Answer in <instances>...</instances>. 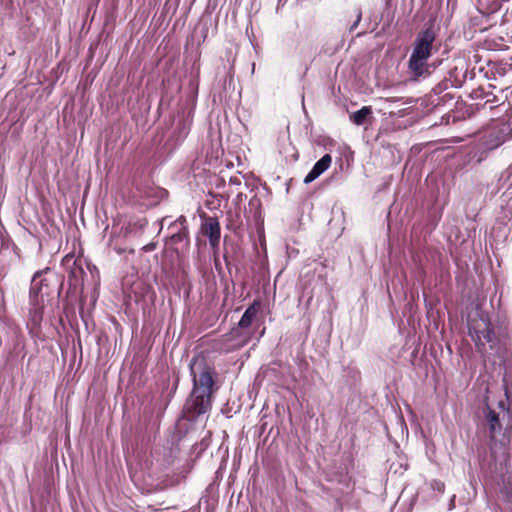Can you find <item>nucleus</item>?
<instances>
[{"label":"nucleus","mask_w":512,"mask_h":512,"mask_svg":"<svg viewBox=\"0 0 512 512\" xmlns=\"http://www.w3.org/2000/svg\"><path fill=\"white\" fill-rule=\"evenodd\" d=\"M146 224H147V221L142 222L141 220L134 222V223H129L128 226L125 228L124 235L127 237L130 234H132L136 229H139V230L143 229V227Z\"/></svg>","instance_id":"12"},{"label":"nucleus","mask_w":512,"mask_h":512,"mask_svg":"<svg viewBox=\"0 0 512 512\" xmlns=\"http://www.w3.org/2000/svg\"><path fill=\"white\" fill-rule=\"evenodd\" d=\"M218 263H219V262H218L217 258H215V266H216V267L218 266Z\"/></svg>","instance_id":"20"},{"label":"nucleus","mask_w":512,"mask_h":512,"mask_svg":"<svg viewBox=\"0 0 512 512\" xmlns=\"http://www.w3.org/2000/svg\"><path fill=\"white\" fill-rule=\"evenodd\" d=\"M50 271L49 267L37 271L32 279L30 287V300L34 306L39 305V296L49 295V281L47 278H41L44 273Z\"/></svg>","instance_id":"5"},{"label":"nucleus","mask_w":512,"mask_h":512,"mask_svg":"<svg viewBox=\"0 0 512 512\" xmlns=\"http://www.w3.org/2000/svg\"><path fill=\"white\" fill-rule=\"evenodd\" d=\"M206 37H207V30H206V31H205V33H204L203 41H205Z\"/></svg>","instance_id":"19"},{"label":"nucleus","mask_w":512,"mask_h":512,"mask_svg":"<svg viewBox=\"0 0 512 512\" xmlns=\"http://www.w3.org/2000/svg\"><path fill=\"white\" fill-rule=\"evenodd\" d=\"M494 100H495V97L493 98V100H492V98H489V99L486 100L485 103L487 104V103H490V102H494Z\"/></svg>","instance_id":"17"},{"label":"nucleus","mask_w":512,"mask_h":512,"mask_svg":"<svg viewBox=\"0 0 512 512\" xmlns=\"http://www.w3.org/2000/svg\"><path fill=\"white\" fill-rule=\"evenodd\" d=\"M193 389L184 405V413L188 419H195L205 414L212 407V396L217 373L203 357H194L190 363Z\"/></svg>","instance_id":"1"},{"label":"nucleus","mask_w":512,"mask_h":512,"mask_svg":"<svg viewBox=\"0 0 512 512\" xmlns=\"http://www.w3.org/2000/svg\"><path fill=\"white\" fill-rule=\"evenodd\" d=\"M261 309V303L255 300L244 312L238 325L241 328L249 327Z\"/></svg>","instance_id":"9"},{"label":"nucleus","mask_w":512,"mask_h":512,"mask_svg":"<svg viewBox=\"0 0 512 512\" xmlns=\"http://www.w3.org/2000/svg\"><path fill=\"white\" fill-rule=\"evenodd\" d=\"M372 114L370 106H363L361 109L350 115V120L356 125H363L366 122L368 116Z\"/></svg>","instance_id":"10"},{"label":"nucleus","mask_w":512,"mask_h":512,"mask_svg":"<svg viewBox=\"0 0 512 512\" xmlns=\"http://www.w3.org/2000/svg\"><path fill=\"white\" fill-rule=\"evenodd\" d=\"M468 330L478 352L485 353L487 344L490 349L496 347L498 338L488 314L484 312L476 313L468 320Z\"/></svg>","instance_id":"3"},{"label":"nucleus","mask_w":512,"mask_h":512,"mask_svg":"<svg viewBox=\"0 0 512 512\" xmlns=\"http://www.w3.org/2000/svg\"><path fill=\"white\" fill-rule=\"evenodd\" d=\"M77 271H78L79 273H83V269H82L81 267H78L77 269H73V270L71 271L70 276H71V275H75Z\"/></svg>","instance_id":"15"},{"label":"nucleus","mask_w":512,"mask_h":512,"mask_svg":"<svg viewBox=\"0 0 512 512\" xmlns=\"http://www.w3.org/2000/svg\"><path fill=\"white\" fill-rule=\"evenodd\" d=\"M501 495L503 499L509 503H512V484L505 483L501 488Z\"/></svg>","instance_id":"13"},{"label":"nucleus","mask_w":512,"mask_h":512,"mask_svg":"<svg viewBox=\"0 0 512 512\" xmlns=\"http://www.w3.org/2000/svg\"><path fill=\"white\" fill-rule=\"evenodd\" d=\"M332 157L330 154H325L321 159H319L310 172L305 176L304 183L308 184L317 179L322 173H324L331 165Z\"/></svg>","instance_id":"7"},{"label":"nucleus","mask_w":512,"mask_h":512,"mask_svg":"<svg viewBox=\"0 0 512 512\" xmlns=\"http://www.w3.org/2000/svg\"><path fill=\"white\" fill-rule=\"evenodd\" d=\"M503 388H504V394H505V399H502L498 402V408L502 411V412H507L509 410V407H508V400H509V388H508V382H507V379H506V376L503 377Z\"/></svg>","instance_id":"11"},{"label":"nucleus","mask_w":512,"mask_h":512,"mask_svg":"<svg viewBox=\"0 0 512 512\" xmlns=\"http://www.w3.org/2000/svg\"><path fill=\"white\" fill-rule=\"evenodd\" d=\"M182 132H183L184 136H186L188 134V129L185 127V124H183Z\"/></svg>","instance_id":"16"},{"label":"nucleus","mask_w":512,"mask_h":512,"mask_svg":"<svg viewBox=\"0 0 512 512\" xmlns=\"http://www.w3.org/2000/svg\"><path fill=\"white\" fill-rule=\"evenodd\" d=\"M116 251H117L118 254H122L124 252L123 249H116Z\"/></svg>","instance_id":"18"},{"label":"nucleus","mask_w":512,"mask_h":512,"mask_svg":"<svg viewBox=\"0 0 512 512\" xmlns=\"http://www.w3.org/2000/svg\"><path fill=\"white\" fill-rule=\"evenodd\" d=\"M201 232L209 238V244L214 253L219 249L221 238V226L216 217H205L201 225Z\"/></svg>","instance_id":"4"},{"label":"nucleus","mask_w":512,"mask_h":512,"mask_svg":"<svg viewBox=\"0 0 512 512\" xmlns=\"http://www.w3.org/2000/svg\"><path fill=\"white\" fill-rule=\"evenodd\" d=\"M168 230L169 241L172 244H179L183 241L189 242V230L186 217L181 215L177 220L170 224Z\"/></svg>","instance_id":"6"},{"label":"nucleus","mask_w":512,"mask_h":512,"mask_svg":"<svg viewBox=\"0 0 512 512\" xmlns=\"http://www.w3.org/2000/svg\"><path fill=\"white\" fill-rule=\"evenodd\" d=\"M436 31L433 24L425 27L416 35L412 45V53L408 61V68L415 78L431 74L433 66L428 64V59L438 48L434 45Z\"/></svg>","instance_id":"2"},{"label":"nucleus","mask_w":512,"mask_h":512,"mask_svg":"<svg viewBox=\"0 0 512 512\" xmlns=\"http://www.w3.org/2000/svg\"><path fill=\"white\" fill-rule=\"evenodd\" d=\"M484 416L486 423L489 426L490 435L494 437L496 432L501 430L502 426L499 419V413L489 406L487 399L485 400Z\"/></svg>","instance_id":"8"},{"label":"nucleus","mask_w":512,"mask_h":512,"mask_svg":"<svg viewBox=\"0 0 512 512\" xmlns=\"http://www.w3.org/2000/svg\"><path fill=\"white\" fill-rule=\"evenodd\" d=\"M360 20H361V13L359 12L358 15H357V19H356V21H355V23H354V25L352 26L351 29L356 27L358 25V23L360 22Z\"/></svg>","instance_id":"14"}]
</instances>
